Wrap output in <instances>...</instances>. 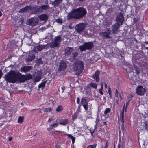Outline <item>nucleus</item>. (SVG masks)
<instances>
[{
  "label": "nucleus",
  "instance_id": "obj_1",
  "mask_svg": "<svg viewBox=\"0 0 148 148\" xmlns=\"http://www.w3.org/2000/svg\"><path fill=\"white\" fill-rule=\"evenodd\" d=\"M32 78V75L30 74L21 75L19 77V76L16 74H12L8 73L4 76V78L6 81L10 83H14L18 79L21 82H24L25 81L30 79Z\"/></svg>",
  "mask_w": 148,
  "mask_h": 148
},
{
  "label": "nucleus",
  "instance_id": "obj_2",
  "mask_svg": "<svg viewBox=\"0 0 148 148\" xmlns=\"http://www.w3.org/2000/svg\"><path fill=\"white\" fill-rule=\"evenodd\" d=\"M87 13L86 9L82 7L72 10L69 13H68L67 16L68 20L72 19H79L84 16Z\"/></svg>",
  "mask_w": 148,
  "mask_h": 148
},
{
  "label": "nucleus",
  "instance_id": "obj_3",
  "mask_svg": "<svg viewBox=\"0 0 148 148\" xmlns=\"http://www.w3.org/2000/svg\"><path fill=\"white\" fill-rule=\"evenodd\" d=\"M83 68L84 65L82 61H78L75 62L74 70L76 75H78L81 73Z\"/></svg>",
  "mask_w": 148,
  "mask_h": 148
},
{
  "label": "nucleus",
  "instance_id": "obj_4",
  "mask_svg": "<svg viewBox=\"0 0 148 148\" xmlns=\"http://www.w3.org/2000/svg\"><path fill=\"white\" fill-rule=\"evenodd\" d=\"M62 40L61 37L58 35L54 37L53 40L49 43L50 47L54 48L58 47L61 44Z\"/></svg>",
  "mask_w": 148,
  "mask_h": 148
},
{
  "label": "nucleus",
  "instance_id": "obj_5",
  "mask_svg": "<svg viewBox=\"0 0 148 148\" xmlns=\"http://www.w3.org/2000/svg\"><path fill=\"white\" fill-rule=\"evenodd\" d=\"M94 47V44L92 42H86L84 43L83 45L79 46V48L81 51H83L86 50L91 49Z\"/></svg>",
  "mask_w": 148,
  "mask_h": 148
},
{
  "label": "nucleus",
  "instance_id": "obj_6",
  "mask_svg": "<svg viewBox=\"0 0 148 148\" xmlns=\"http://www.w3.org/2000/svg\"><path fill=\"white\" fill-rule=\"evenodd\" d=\"M115 19L116 23L122 25L125 19L123 14L121 12L118 13Z\"/></svg>",
  "mask_w": 148,
  "mask_h": 148
},
{
  "label": "nucleus",
  "instance_id": "obj_7",
  "mask_svg": "<svg viewBox=\"0 0 148 148\" xmlns=\"http://www.w3.org/2000/svg\"><path fill=\"white\" fill-rule=\"evenodd\" d=\"M122 25L117 23H115L112 27V34H116L119 32L120 26Z\"/></svg>",
  "mask_w": 148,
  "mask_h": 148
},
{
  "label": "nucleus",
  "instance_id": "obj_8",
  "mask_svg": "<svg viewBox=\"0 0 148 148\" xmlns=\"http://www.w3.org/2000/svg\"><path fill=\"white\" fill-rule=\"evenodd\" d=\"M85 27V25L84 23H81L76 25L75 29L77 32L79 34L83 31Z\"/></svg>",
  "mask_w": 148,
  "mask_h": 148
},
{
  "label": "nucleus",
  "instance_id": "obj_9",
  "mask_svg": "<svg viewBox=\"0 0 148 148\" xmlns=\"http://www.w3.org/2000/svg\"><path fill=\"white\" fill-rule=\"evenodd\" d=\"M74 50L73 47H67L64 50V55L65 56H70Z\"/></svg>",
  "mask_w": 148,
  "mask_h": 148
},
{
  "label": "nucleus",
  "instance_id": "obj_10",
  "mask_svg": "<svg viewBox=\"0 0 148 148\" xmlns=\"http://www.w3.org/2000/svg\"><path fill=\"white\" fill-rule=\"evenodd\" d=\"M146 92V90L141 86H138L136 89V93L139 95L143 96Z\"/></svg>",
  "mask_w": 148,
  "mask_h": 148
},
{
  "label": "nucleus",
  "instance_id": "obj_11",
  "mask_svg": "<svg viewBox=\"0 0 148 148\" xmlns=\"http://www.w3.org/2000/svg\"><path fill=\"white\" fill-rule=\"evenodd\" d=\"M99 34L101 36L108 38L110 37L109 36L112 35V30H110V28H107L106 29V31L101 32Z\"/></svg>",
  "mask_w": 148,
  "mask_h": 148
},
{
  "label": "nucleus",
  "instance_id": "obj_12",
  "mask_svg": "<svg viewBox=\"0 0 148 148\" xmlns=\"http://www.w3.org/2000/svg\"><path fill=\"white\" fill-rule=\"evenodd\" d=\"M38 23V19L36 18H32L29 20L28 24L32 26H34L36 25Z\"/></svg>",
  "mask_w": 148,
  "mask_h": 148
},
{
  "label": "nucleus",
  "instance_id": "obj_13",
  "mask_svg": "<svg viewBox=\"0 0 148 148\" xmlns=\"http://www.w3.org/2000/svg\"><path fill=\"white\" fill-rule=\"evenodd\" d=\"M47 45H39L35 47L34 48V51L36 52H38V51H40L44 49L47 48Z\"/></svg>",
  "mask_w": 148,
  "mask_h": 148
},
{
  "label": "nucleus",
  "instance_id": "obj_14",
  "mask_svg": "<svg viewBox=\"0 0 148 148\" xmlns=\"http://www.w3.org/2000/svg\"><path fill=\"white\" fill-rule=\"evenodd\" d=\"M67 67L66 62L64 61H61L60 63L59 67L58 70L59 71H62L64 70Z\"/></svg>",
  "mask_w": 148,
  "mask_h": 148
},
{
  "label": "nucleus",
  "instance_id": "obj_15",
  "mask_svg": "<svg viewBox=\"0 0 148 148\" xmlns=\"http://www.w3.org/2000/svg\"><path fill=\"white\" fill-rule=\"evenodd\" d=\"M32 67L31 66H24L20 68V71L21 72L26 73L29 72L32 69Z\"/></svg>",
  "mask_w": 148,
  "mask_h": 148
},
{
  "label": "nucleus",
  "instance_id": "obj_16",
  "mask_svg": "<svg viewBox=\"0 0 148 148\" xmlns=\"http://www.w3.org/2000/svg\"><path fill=\"white\" fill-rule=\"evenodd\" d=\"M81 103L86 110L88 109V102L85 98H83L81 100Z\"/></svg>",
  "mask_w": 148,
  "mask_h": 148
},
{
  "label": "nucleus",
  "instance_id": "obj_17",
  "mask_svg": "<svg viewBox=\"0 0 148 148\" xmlns=\"http://www.w3.org/2000/svg\"><path fill=\"white\" fill-rule=\"evenodd\" d=\"M78 55V53L77 51L72 53L70 56L71 58L69 59L70 61L72 62L75 61Z\"/></svg>",
  "mask_w": 148,
  "mask_h": 148
},
{
  "label": "nucleus",
  "instance_id": "obj_18",
  "mask_svg": "<svg viewBox=\"0 0 148 148\" xmlns=\"http://www.w3.org/2000/svg\"><path fill=\"white\" fill-rule=\"evenodd\" d=\"M99 73L100 71L99 70H97L95 73V74L93 75V78L97 82H98L99 80Z\"/></svg>",
  "mask_w": 148,
  "mask_h": 148
},
{
  "label": "nucleus",
  "instance_id": "obj_19",
  "mask_svg": "<svg viewBox=\"0 0 148 148\" xmlns=\"http://www.w3.org/2000/svg\"><path fill=\"white\" fill-rule=\"evenodd\" d=\"M41 73L40 72H38L37 73L36 75H34V79L35 82H38L41 79Z\"/></svg>",
  "mask_w": 148,
  "mask_h": 148
},
{
  "label": "nucleus",
  "instance_id": "obj_20",
  "mask_svg": "<svg viewBox=\"0 0 148 148\" xmlns=\"http://www.w3.org/2000/svg\"><path fill=\"white\" fill-rule=\"evenodd\" d=\"M38 18L41 21H46L48 19V16L45 14H43L39 16Z\"/></svg>",
  "mask_w": 148,
  "mask_h": 148
},
{
  "label": "nucleus",
  "instance_id": "obj_21",
  "mask_svg": "<svg viewBox=\"0 0 148 148\" xmlns=\"http://www.w3.org/2000/svg\"><path fill=\"white\" fill-rule=\"evenodd\" d=\"M63 0H54L52 2V4L54 6L56 7L59 6L62 3Z\"/></svg>",
  "mask_w": 148,
  "mask_h": 148
},
{
  "label": "nucleus",
  "instance_id": "obj_22",
  "mask_svg": "<svg viewBox=\"0 0 148 148\" xmlns=\"http://www.w3.org/2000/svg\"><path fill=\"white\" fill-rule=\"evenodd\" d=\"M32 7L30 6H26L20 10L19 12H24L31 10Z\"/></svg>",
  "mask_w": 148,
  "mask_h": 148
},
{
  "label": "nucleus",
  "instance_id": "obj_23",
  "mask_svg": "<svg viewBox=\"0 0 148 148\" xmlns=\"http://www.w3.org/2000/svg\"><path fill=\"white\" fill-rule=\"evenodd\" d=\"M42 11L41 6H39L36 8L32 12L33 14H37L40 12H42Z\"/></svg>",
  "mask_w": 148,
  "mask_h": 148
},
{
  "label": "nucleus",
  "instance_id": "obj_24",
  "mask_svg": "<svg viewBox=\"0 0 148 148\" xmlns=\"http://www.w3.org/2000/svg\"><path fill=\"white\" fill-rule=\"evenodd\" d=\"M46 79H44L43 82H42L40 84H39L38 86V88H40L42 87V88L44 87L45 86V84L46 82L48 81H49V80H46Z\"/></svg>",
  "mask_w": 148,
  "mask_h": 148
},
{
  "label": "nucleus",
  "instance_id": "obj_25",
  "mask_svg": "<svg viewBox=\"0 0 148 148\" xmlns=\"http://www.w3.org/2000/svg\"><path fill=\"white\" fill-rule=\"evenodd\" d=\"M35 56L34 55H32V56L28 55V58H26L25 60L27 62H29L32 61L34 59Z\"/></svg>",
  "mask_w": 148,
  "mask_h": 148
},
{
  "label": "nucleus",
  "instance_id": "obj_26",
  "mask_svg": "<svg viewBox=\"0 0 148 148\" xmlns=\"http://www.w3.org/2000/svg\"><path fill=\"white\" fill-rule=\"evenodd\" d=\"M68 120L67 119H63L61 122L59 123V124L63 125H65L68 123Z\"/></svg>",
  "mask_w": 148,
  "mask_h": 148
},
{
  "label": "nucleus",
  "instance_id": "obj_27",
  "mask_svg": "<svg viewBox=\"0 0 148 148\" xmlns=\"http://www.w3.org/2000/svg\"><path fill=\"white\" fill-rule=\"evenodd\" d=\"M124 111V109L123 108L122 111L120 113V119H122V122L123 121Z\"/></svg>",
  "mask_w": 148,
  "mask_h": 148
},
{
  "label": "nucleus",
  "instance_id": "obj_28",
  "mask_svg": "<svg viewBox=\"0 0 148 148\" xmlns=\"http://www.w3.org/2000/svg\"><path fill=\"white\" fill-rule=\"evenodd\" d=\"M42 10H46L49 9V5H42L40 6Z\"/></svg>",
  "mask_w": 148,
  "mask_h": 148
},
{
  "label": "nucleus",
  "instance_id": "obj_29",
  "mask_svg": "<svg viewBox=\"0 0 148 148\" xmlns=\"http://www.w3.org/2000/svg\"><path fill=\"white\" fill-rule=\"evenodd\" d=\"M89 85L92 87L94 89H96L97 88V85L96 83L91 82L89 84Z\"/></svg>",
  "mask_w": 148,
  "mask_h": 148
},
{
  "label": "nucleus",
  "instance_id": "obj_30",
  "mask_svg": "<svg viewBox=\"0 0 148 148\" xmlns=\"http://www.w3.org/2000/svg\"><path fill=\"white\" fill-rule=\"evenodd\" d=\"M67 136L69 138H70L72 140V143L73 144L74 143L75 140V137H73L71 135L68 134H67Z\"/></svg>",
  "mask_w": 148,
  "mask_h": 148
},
{
  "label": "nucleus",
  "instance_id": "obj_31",
  "mask_svg": "<svg viewBox=\"0 0 148 148\" xmlns=\"http://www.w3.org/2000/svg\"><path fill=\"white\" fill-rule=\"evenodd\" d=\"M44 112H49L52 110L50 108H42Z\"/></svg>",
  "mask_w": 148,
  "mask_h": 148
},
{
  "label": "nucleus",
  "instance_id": "obj_32",
  "mask_svg": "<svg viewBox=\"0 0 148 148\" xmlns=\"http://www.w3.org/2000/svg\"><path fill=\"white\" fill-rule=\"evenodd\" d=\"M63 109L61 106H59L56 108V111L57 112H59L62 111Z\"/></svg>",
  "mask_w": 148,
  "mask_h": 148
},
{
  "label": "nucleus",
  "instance_id": "obj_33",
  "mask_svg": "<svg viewBox=\"0 0 148 148\" xmlns=\"http://www.w3.org/2000/svg\"><path fill=\"white\" fill-rule=\"evenodd\" d=\"M24 119V116H20L18 119V122L19 123H21L23 122Z\"/></svg>",
  "mask_w": 148,
  "mask_h": 148
},
{
  "label": "nucleus",
  "instance_id": "obj_34",
  "mask_svg": "<svg viewBox=\"0 0 148 148\" xmlns=\"http://www.w3.org/2000/svg\"><path fill=\"white\" fill-rule=\"evenodd\" d=\"M111 110L110 108H106L104 112V113L105 115L107 114L108 113H109L111 111Z\"/></svg>",
  "mask_w": 148,
  "mask_h": 148
},
{
  "label": "nucleus",
  "instance_id": "obj_35",
  "mask_svg": "<svg viewBox=\"0 0 148 148\" xmlns=\"http://www.w3.org/2000/svg\"><path fill=\"white\" fill-rule=\"evenodd\" d=\"M36 62L38 64H43V62L42 59L41 58H39L36 60Z\"/></svg>",
  "mask_w": 148,
  "mask_h": 148
},
{
  "label": "nucleus",
  "instance_id": "obj_36",
  "mask_svg": "<svg viewBox=\"0 0 148 148\" xmlns=\"http://www.w3.org/2000/svg\"><path fill=\"white\" fill-rule=\"evenodd\" d=\"M134 73H136L137 75H139L140 73L138 69L136 66H134Z\"/></svg>",
  "mask_w": 148,
  "mask_h": 148
},
{
  "label": "nucleus",
  "instance_id": "obj_37",
  "mask_svg": "<svg viewBox=\"0 0 148 148\" xmlns=\"http://www.w3.org/2000/svg\"><path fill=\"white\" fill-rule=\"evenodd\" d=\"M50 127L51 129H52L53 127H57L58 126V124L57 123H54L52 125H50Z\"/></svg>",
  "mask_w": 148,
  "mask_h": 148
},
{
  "label": "nucleus",
  "instance_id": "obj_38",
  "mask_svg": "<svg viewBox=\"0 0 148 148\" xmlns=\"http://www.w3.org/2000/svg\"><path fill=\"white\" fill-rule=\"evenodd\" d=\"M120 120H121V123H122V124L121 125V129H122L123 131L124 130V129H125V128H124V119H123V122H122V119H120Z\"/></svg>",
  "mask_w": 148,
  "mask_h": 148
},
{
  "label": "nucleus",
  "instance_id": "obj_39",
  "mask_svg": "<svg viewBox=\"0 0 148 148\" xmlns=\"http://www.w3.org/2000/svg\"><path fill=\"white\" fill-rule=\"evenodd\" d=\"M145 129L146 130H148V122L145 121Z\"/></svg>",
  "mask_w": 148,
  "mask_h": 148
},
{
  "label": "nucleus",
  "instance_id": "obj_40",
  "mask_svg": "<svg viewBox=\"0 0 148 148\" xmlns=\"http://www.w3.org/2000/svg\"><path fill=\"white\" fill-rule=\"evenodd\" d=\"M77 115L75 113L72 116V120L73 121L75 119H76L77 118Z\"/></svg>",
  "mask_w": 148,
  "mask_h": 148
},
{
  "label": "nucleus",
  "instance_id": "obj_41",
  "mask_svg": "<svg viewBox=\"0 0 148 148\" xmlns=\"http://www.w3.org/2000/svg\"><path fill=\"white\" fill-rule=\"evenodd\" d=\"M56 21L57 23H62V20L60 19H56Z\"/></svg>",
  "mask_w": 148,
  "mask_h": 148
},
{
  "label": "nucleus",
  "instance_id": "obj_42",
  "mask_svg": "<svg viewBox=\"0 0 148 148\" xmlns=\"http://www.w3.org/2000/svg\"><path fill=\"white\" fill-rule=\"evenodd\" d=\"M19 21L21 22V24H23L24 23V19L22 17L19 20Z\"/></svg>",
  "mask_w": 148,
  "mask_h": 148
},
{
  "label": "nucleus",
  "instance_id": "obj_43",
  "mask_svg": "<svg viewBox=\"0 0 148 148\" xmlns=\"http://www.w3.org/2000/svg\"><path fill=\"white\" fill-rule=\"evenodd\" d=\"M95 147H96V146L95 145H90L88 146L87 148H94Z\"/></svg>",
  "mask_w": 148,
  "mask_h": 148
},
{
  "label": "nucleus",
  "instance_id": "obj_44",
  "mask_svg": "<svg viewBox=\"0 0 148 148\" xmlns=\"http://www.w3.org/2000/svg\"><path fill=\"white\" fill-rule=\"evenodd\" d=\"M99 92L102 95H103V93L102 91V90H101L100 89H99Z\"/></svg>",
  "mask_w": 148,
  "mask_h": 148
},
{
  "label": "nucleus",
  "instance_id": "obj_45",
  "mask_svg": "<svg viewBox=\"0 0 148 148\" xmlns=\"http://www.w3.org/2000/svg\"><path fill=\"white\" fill-rule=\"evenodd\" d=\"M115 92V95L116 97H118V91L117 89H116Z\"/></svg>",
  "mask_w": 148,
  "mask_h": 148
},
{
  "label": "nucleus",
  "instance_id": "obj_46",
  "mask_svg": "<svg viewBox=\"0 0 148 148\" xmlns=\"http://www.w3.org/2000/svg\"><path fill=\"white\" fill-rule=\"evenodd\" d=\"M47 28H48V27H47V26H46L45 27H42L41 28V29L42 30H45Z\"/></svg>",
  "mask_w": 148,
  "mask_h": 148
},
{
  "label": "nucleus",
  "instance_id": "obj_47",
  "mask_svg": "<svg viewBox=\"0 0 148 148\" xmlns=\"http://www.w3.org/2000/svg\"><path fill=\"white\" fill-rule=\"evenodd\" d=\"M3 74V73H2V70H0V79L2 77V76Z\"/></svg>",
  "mask_w": 148,
  "mask_h": 148
},
{
  "label": "nucleus",
  "instance_id": "obj_48",
  "mask_svg": "<svg viewBox=\"0 0 148 148\" xmlns=\"http://www.w3.org/2000/svg\"><path fill=\"white\" fill-rule=\"evenodd\" d=\"M101 88L100 89L101 90H103V84L102 82H101Z\"/></svg>",
  "mask_w": 148,
  "mask_h": 148
},
{
  "label": "nucleus",
  "instance_id": "obj_49",
  "mask_svg": "<svg viewBox=\"0 0 148 148\" xmlns=\"http://www.w3.org/2000/svg\"><path fill=\"white\" fill-rule=\"evenodd\" d=\"M95 132V129L93 130L92 131L91 130H90V132L91 134V135H93V134L94 132Z\"/></svg>",
  "mask_w": 148,
  "mask_h": 148
},
{
  "label": "nucleus",
  "instance_id": "obj_50",
  "mask_svg": "<svg viewBox=\"0 0 148 148\" xmlns=\"http://www.w3.org/2000/svg\"><path fill=\"white\" fill-rule=\"evenodd\" d=\"M79 101H80L79 98V97H77V101H76L77 103V104L79 103Z\"/></svg>",
  "mask_w": 148,
  "mask_h": 148
},
{
  "label": "nucleus",
  "instance_id": "obj_51",
  "mask_svg": "<svg viewBox=\"0 0 148 148\" xmlns=\"http://www.w3.org/2000/svg\"><path fill=\"white\" fill-rule=\"evenodd\" d=\"M108 92L109 94H110L111 93V88L110 87L109 88V89L108 90Z\"/></svg>",
  "mask_w": 148,
  "mask_h": 148
},
{
  "label": "nucleus",
  "instance_id": "obj_52",
  "mask_svg": "<svg viewBox=\"0 0 148 148\" xmlns=\"http://www.w3.org/2000/svg\"><path fill=\"white\" fill-rule=\"evenodd\" d=\"M62 89V92H64V90L65 89V88L64 86H62L61 88Z\"/></svg>",
  "mask_w": 148,
  "mask_h": 148
},
{
  "label": "nucleus",
  "instance_id": "obj_53",
  "mask_svg": "<svg viewBox=\"0 0 148 148\" xmlns=\"http://www.w3.org/2000/svg\"><path fill=\"white\" fill-rule=\"evenodd\" d=\"M129 102L130 101H128L126 103V108H125V110H126V107L128 106L129 105Z\"/></svg>",
  "mask_w": 148,
  "mask_h": 148
},
{
  "label": "nucleus",
  "instance_id": "obj_54",
  "mask_svg": "<svg viewBox=\"0 0 148 148\" xmlns=\"http://www.w3.org/2000/svg\"><path fill=\"white\" fill-rule=\"evenodd\" d=\"M56 148H60V147L59 145H58L57 144L56 145Z\"/></svg>",
  "mask_w": 148,
  "mask_h": 148
},
{
  "label": "nucleus",
  "instance_id": "obj_55",
  "mask_svg": "<svg viewBox=\"0 0 148 148\" xmlns=\"http://www.w3.org/2000/svg\"><path fill=\"white\" fill-rule=\"evenodd\" d=\"M12 137H9L8 138V140L11 141L12 140Z\"/></svg>",
  "mask_w": 148,
  "mask_h": 148
},
{
  "label": "nucleus",
  "instance_id": "obj_56",
  "mask_svg": "<svg viewBox=\"0 0 148 148\" xmlns=\"http://www.w3.org/2000/svg\"><path fill=\"white\" fill-rule=\"evenodd\" d=\"M52 121V120L51 119H49L48 121L49 123H50V122H51Z\"/></svg>",
  "mask_w": 148,
  "mask_h": 148
},
{
  "label": "nucleus",
  "instance_id": "obj_57",
  "mask_svg": "<svg viewBox=\"0 0 148 148\" xmlns=\"http://www.w3.org/2000/svg\"><path fill=\"white\" fill-rule=\"evenodd\" d=\"M48 1L47 0H46L45 1V3L46 4H48Z\"/></svg>",
  "mask_w": 148,
  "mask_h": 148
},
{
  "label": "nucleus",
  "instance_id": "obj_58",
  "mask_svg": "<svg viewBox=\"0 0 148 148\" xmlns=\"http://www.w3.org/2000/svg\"><path fill=\"white\" fill-rule=\"evenodd\" d=\"M108 147V145H107V143H106V144L105 145V146L104 148H107Z\"/></svg>",
  "mask_w": 148,
  "mask_h": 148
},
{
  "label": "nucleus",
  "instance_id": "obj_59",
  "mask_svg": "<svg viewBox=\"0 0 148 148\" xmlns=\"http://www.w3.org/2000/svg\"><path fill=\"white\" fill-rule=\"evenodd\" d=\"M110 95V98L111 99L112 98V93H111L110 94H109Z\"/></svg>",
  "mask_w": 148,
  "mask_h": 148
},
{
  "label": "nucleus",
  "instance_id": "obj_60",
  "mask_svg": "<svg viewBox=\"0 0 148 148\" xmlns=\"http://www.w3.org/2000/svg\"><path fill=\"white\" fill-rule=\"evenodd\" d=\"M105 86L106 88H107V85L106 83H105Z\"/></svg>",
  "mask_w": 148,
  "mask_h": 148
},
{
  "label": "nucleus",
  "instance_id": "obj_61",
  "mask_svg": "<svg viewBox=\"0 0 148 148\" xmlns=\"http://www.w3.org/2000/svg\"><path fill=\"white\" fill-rule=\"evenodd\" d=\"M103 123L104 125H106V122H103Z\"/></svg>",
  "mask_w": 148,
  "mask_h": 148
},
{
  "label": "nucleus",
  "instance_id": "obj_62",
  "mask_svg": "<svg viewBox=\"0 0 148 148\" xmlns=\"http://www.w3.org/2000/svg\"><path fill=\"white\" fill-rule=\"evenodd\" d=\"M120 147H121V146H120V145L119 144L118 145V148H120Z\"/></svg>",
  "mask_w": 148,
  "mask_h": 148
},
{
  "label": "nucleus",
  "instance_id": "obj_63",
  "mask_svg": "<svg viewBox=\"0 0 148 148\" xmlns=\"http://www.w3.org/2000/svg\"><path fill=\"white\" fill-rule=\"evenodd\" d=\"M146 44H148V42L147 41H145V42Z\"/></svg>",
  "mask_w": 148,
  "mask_h": 148
},
{
  "label": "nucleus",
  "instance_id": "obj_64",
  "mask_svg": "<svg viewBox=\"0 0 148 148\" xmlns=\"http://www.w3.org/2000/svg\"><path fill=\"white\" fill-rule=\"evenodd\" d=\"M84 0H79V2H82Z\"/></svg>",
  "mask_w": 148,
  "mask_h": 148
}]
</instances>
